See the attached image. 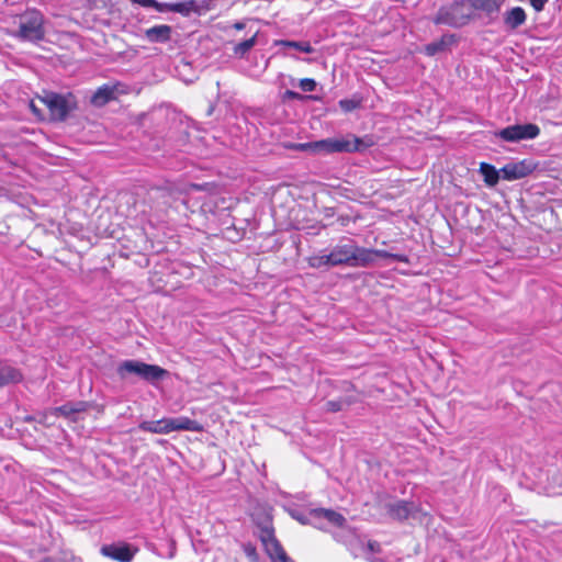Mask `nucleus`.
<instances>
[{
    "mask_svg": "<svg viewBox=\"0 0 562 562\" xmlns=\"http://www.w3.org/2000/svg\"><path fill=\"white\" fill-rule=\"evenodd\" d=\"M345 402L342 401H328L326 403V409L331 413L339 412L344 408Z\"/></svg>",
    "mask_w": 562,
    "mask_h": 562,
    "instance_id": "nucleus-35",
    "label": "nucleus"
},
{
    "mask_svg": "<svg viewBox=\"0 0 562 562\" xmlns=\"http://www.w3.org/2000/svg\"><path fill=\"white\" fill-rule=\"evenodd\" d=\"M547 2L548 0H530V4L537 12L542 11Z\"/></svg>",
    "mask_w": 562,
    "mask_h": 562,
    "instance_id": "nucleus-37",
    "label": "nucleus"
},
{
    "mask_svg": "<svg viewBox=\"0 0 562 562\" xmlns=\"http://www.w3.org/2000/svg\"><path fill=\"white\" fill-rule=\"evenodd\" d=\"M367 549L372 553H379L381 551V546L379 542L370 540L367 543Z\"/></svg>",
    "mask_w": 562,
    "mask_h": 562,
    "instance_id": "nucleus-36",
    "label": "nucleus"
},
{
    "mask_svg": "<svg viewBox=\"0 0 562 562\" xmlns=\"http://www.w3.org/2000/svg\"><path fill=\"white\" fill-rule=\"evenodd\" d=\"M472 8L483 11L487 14H493L499 11L505 0H469Z\"/></svg>",
    "mask_w": 562,
    "mask_h": 562,
    "instance_id": "nucleus-21",
    "label": "nucleus"
},
{
    "mask_svg": "<svg viewBox=\"0 0 562 562\" xmlns=\"http://www.w3.org/2000/svg\"><path fill=\"white\" fill-rule=\"evenodd\" d=\"M20 379L21 374L18 370L10 367H0V387L10 382H18Z\"/></svg>",
    "mask_w": 562,
    "mask_h": 562,
    "instance_id": "nucleus-26",
    "label": "nucleus"
},
{
    "mask_svg": "<svg viewBox=\"0 0 562 562\" xmlns=\"http://www.w3.org/2000/svg\"><path fill=\"white\" fill-rule=\"evenodd\" d=\"M480 172L484 178V182L488 187H494L498 183L499 178L502 176L501 170H497L493 165L487 162H481Z\"/></svg>",
    "mask_w": 562,
    "mask_h": 562,
    "instance_id": "nucleus-20",
    "label": "nucleus"
},
{
    "mask_svg": "<svg viewBox=\"0 0 562 562\" xmlns=\"http://www.w3.org/2000/svg\"><path fill=\"white\" fill-rule=\"evenodd\" d=\"M503 20L508 29L516 30L525 24L527 15L521 7H515L504 13Z\"/></svg>",
    "mask_w": 562,
    "mask_h": 562,
    "instance_id": "nucleus-16",
    "label": "nucleus"
},
{
    "mask_svg": "<svg viewBox=\"0 0 562 562\" xmlns=\"http://www.w3.org/2000/svg\"><path fill=\"white\" fill-rule=\"evenodd\" d=\"M374 263L372 249L359 247L355 243V250L351 259V267H369Z\"/></svg>",
    "mask_w": 562,
    "mask_h": 562,
    "instance_id": "nucleus-17",
    "label": "nucleus"
},
{
    "mask_svg": "<svg viewBox=\"0 0 562 562\" xmlns=\"http://www.w3.org/2000/svg\"><path fill=\"white\" fill-rule=\"evenodd\" d=\"M316 81L312 78H303L299 81V87L304 92H313L316 89Z\"/></svg>",
    "mask_w": 562,
    "mask_h": 562,
    "instance_id": "nucleus-33",
    "label": "nucleus"
},
{
    "mask_svg": "<svg viewBox=\"0 0 562 562\" xmlns=\"http://www.w3.org/2000/svg\"><path fill=\"white\" fill-rule=\"evenodd\" d=\"M355 250V240L350 238L341 239L337 245H335L329 254V260H331V266H348L351 267V259Z\"/></svg>",
    "mask_w": 562,
    "mask_h": 562,
    "instance_id": "nucleus-9",
    "label": "nucleus"
},
{
    "mask_svg": "<svg viewBox=\"0 0 562 562\" xmlns=\"http://www.w3.org/2000/svg\"><path fill=\"white\" fill-rule=\"evenodd\" d=\"M276 46H280L283 48H294L305 54L314 53V48L312 47L311 43L305 41L296 42L289 40H280L276 42Z\"/></svg>",
    "mask_w": 562,
    "mask_h": 562,
    "instance_id": "nucleus-24",
    "label": "nucleus"
},
{
    "mask_svg": "<svg viewBox=\"0 0 562 562\" xmlns=\"http://www.w3.org/2000/svg\"><path fill=\"white\" fill-rule=\"evenodd\" d=\"M361 102H362V99L359 98V97H352L350 99H341L338 104L340 106V109L348 113V112H351L358 108H360L361 105Z\"/></svg>",
    "mask_w": 562,
    "mask_h": 562,
    "instance_id": "nucleus-28",
    "label": "nucleus"
},
{
    "mask_svg": "<svg viewBox=\"0 0 562 562\" xmlns=\"http://www.w3.org/2000/svg\"><path fill=\"white\" fill-rule=\"evenodd\" d=\"M369 146H371V143L351 135L348 138H326L314 142V153H355L361 151Z\"/></svg>",
    "mask_w": 562,
    "mask_h": 562,
    "instance_id": "nucleus-5",
    "label": "nucleus"
},
{
    "mask_svg": "<svg viewBox=\"0 0 562 562\" xmlns=\"http://www.w3.org/2000/svg\"><path fill=\"white\" fill-rule=\"evenodd\" d=\"M387 515L398 521H404L409 518H417L420 513V507L417 503L412 501H395L385 505Z\"/></svg>",
    "mask_w": 562,
    "mask_h": 562,
    "instance_id": "nucleus-8",
    "label": "nucleus"
},
{
    "mask_svg": "<svg viewBox=\"0 0 562 562\" xmlns=\"http://www.w3.org/2000/svg\"><path fill=\"white\" fill-rule=\"evenodd\" d=\"M372 251H373L374 260L376 258H385V259H391V260L397 261V262H404V263L408 262L407 256L403 255V254H392V252H389V251L382 250V249H372Z\"/></svg>",
    "mask_w": 562,
    "mask_h": 562,
    "instance_id": "nucleus-27",
    "label": "nucleus"
},
{
    "mask_svg": "<svg viewBox=\"0 0 562 562\" xmlns=\"http://www.w3.org/2000/svg\"><path fill=\"white\" fill-rule=\"evenodd\" d=\"M536 164L530 159L508 162L502 169V178L507 181L522 179L536 170Z\"/></svg>",
    "mask_w": 562,
    "mask_h": 562,
    "instance_id": "nucleus-10",
    "label": "nucleus"
},
{
    "mask_svg": "<svg viewBox=\"0 0 562 562\" xmlns=\"http://www.w3.org/2000/svg\"><path fill=\"white\" fill-rule=\"evenodd\" d=\"M195 2L193 0L176 2V3H162V8L165 11H171L181 13L183 15H189L192 11L195 10Z\"/></svg>",
    "mask_w": 562,
    "mask_h": 562,
    "instance_id": "nucleus-23",
    "label": "nucleus"
},
{
    "mask_svg": "<svg viewBox=\"0 0 562 562\" xmlns=\"http://www.w3.org/2000/svg\"><path fill=\"white\" fill-rule=\"evenodd\" d=\"M170 420V428L172 431H180V430H187V431H201L203 427L201 424L194 419H191L186 416H180L176 418H169Z\"/></svg>",
    "mask_w": 562,
    "mask_h": 562,
    "instance_id": "nucleus-18",
    "label": "nucleus"
},
{
    "mask_svg": "<svg viewBox=\"0 0 562 562\" xmlns=\"http://www.w3.org/2000/svg\"><path fill=\"white\" fill-rule=\"evenodd\" d=\"M171 26L159 24L145 30V36L150 43H166L171 38Z\"/></svg>",
    "mask_w": 562,
    "mask_h": 562,
    "instance_id": "nucleus-15",
    "label": "nucleus"
},
{
    "mask_svg": "<svg viewBox=\"0 0 562 562\" xmlns=\"http://www.w3.org/2000/svg\"><path fill=\"white\" fill-rule=\"evenodd\" d=\"M31 108H32V110H33L34 112H36V108L34 106V104H33V103H31Z\"/></svg>",
    "mask_w": 562,
    "mask_h": 562,
    "instance_id": "nucleus-39",
    "label": "nucleus"
},
{
    "mask_svg": "<svg viewBox=\"0 0 562 562\" xmlns=\"http://www.w3.org/2000/svg\"><path fill=\"white\" fill-rule=\"evenodd\" d=\"M43 101L49 110L52 120L64 121L67 117L70 106L65 97L58 93H49Z\"/></svg>",
    "mask_w": 562,
    "mask_h": 562,
    "instance_id": "nucleus-12",
    "label": "nucleus"
},
{
    "mask_svg": "<svg viewBox=\"0 0 562 562\" xmlns=\"http://www.w3.org/2000/svg\"><path fill=\"white\" fill-rule=\"evenodd\" d=\"M540 128L537 124H514L495 132V137L508 143L535 139L539 136Z\"/></svg>",
    "mask_w": 562,
    "mask_h": 562,
    "instance_id": "nucleus-7",
    "label": "nucleus"
},
{
    "mask_svg": "<svg viewBox=\"0 0 562 562\" xmlns=\"http://www.w3.org/2000/svg\"><path fill=\"white\" fill-rule=\"evenodd\" d=\"M114 87L103 85L94 92L91 101L94 105H103L108 103L110 100L114 99Z\"/></svg>",
    "mask_w": 562,
    "mask_h": 562,
    "instance_id": "nucleus-22",
    "label": "nucleus"
},
{
    "mask_svg": "<svg viewBox=\"0 0 562 562\" xmlns=\"http://www.w3.org/2000/svg\"><path fill=\"white\" fill-rule=\"evenodd\" d=\"M233 26H234V29H236V30H244V29H245V23H243V22H236Z\"/></svg>",
    "mask_w": 562,
    "mask_h": 562,
    "instance_id": "nucleus-38",
    "label": "nucleus"
},
{
    "mask_svg": "<svg viewBox=\"0 0 562 562\" xmlns=\"http://www.w3.org/2000/svg\"><path fill=\"white\" fill-rule=\"evenodd\" d=\"M134 3H137L144 8H154L159 12H165L162 8V3L157 2L156 0H131Z\"/></svg>",
    "mask_w": 562,
    "mask_h": 562,
    "instance_id": "nucleus-32",
    "label": "nucleus"
},
{
    "mask_svg": "<svg viewBox=\"0 0 562 562\" xmlns=\"http://www.w3.org/2000/svg\"><path fill=\"white\" fill-rule=\"evenodd\" d=\"M169 418H161L159 420H144L138 424V428L143 431L151 434H169L171 432Z\"/></svg>",
    "mask_w": 562,
    "mask_h": 562,
    "instance_id": "nucleus-19",
    "label": "nucleus"
},
{
    "mask_svg": "<svg viewBox=\"0 0 562 562\" xmlns=\"http://www.w3.org/2000/svg\"><path fill=\"white\" fill-rule=\"evenodd\" d=\"M457 43L454 34H445L439 40L427 44L424 52L427 56H435L449 49L450 46Z\"/></svg>",
    "mask_w": 562,
    "mask_h": 562,
    "instance_id": "nucleus-14",
    "label": "nucleus"
},
{
    "mask_svg": "<svg viewBox=\"0 0 562 562\" xmlns=\"http://www.w3.org/2000/svg\"><path fill=\"white\" fill-rule=\"evenodd\" d=\"M119 375L124 379L127 374H135L144 381L156 385L157 382L166 379L169 371L157 366L149 364L138 360H125L117 367Z\"/></svg>",
    "mask_w": 562,
    "mask_h": 562,
    "instance_id": "nucleus-3",
    "label": "nucleus"
},
{
    "mask_svg": "<svg viewBox=\"0 0 562 562\" xmlns=\"http://www.w3.org/2000/svg\"><path fill=\"white\" fill-rule=\"evenodd\" d=\"M310 266L312 268L321 269L323 267H333L329 260V254H322L310 258Z\"/></svg>",
    "mask_w": 562,
    "mask_h": 562,
    "instance_id": "nucleus-29",
    "label": "nucleus"
},
{
    "mask_svg": "<svg viewBox=\"0 0 562 562\" xmlns=\"http://www.w3.org/2000/svg\"><path fill=\"white\" fill-rule=\"evenodd\" d=\"M89 407L90 404L85 401L67 402L61 406L54 407L50 413L55 416H64L76 422V415L88 411Z\"/></svg>",
    "mask_w": 562,
    "mask_h": 562,
    "instance_id": "nucleus-13",
    "label": "nucleus"
},
{
    "mask_svg": "<svg viewBox=\"0 0 562 562\" xmlns=\"http://www.w3.org/2000/svg\"><path fill=\"white\" fill-rule=\"evenodd\" d=\"M281 101L285 103L289 100H299V101H305V100H314V95H307V94H301L293 90H286L281 94Z\"/></svg>",
    "mask_w": 562,
    "mask_h": 562,
    "instance_id": "nucleus-30",
    "label": "nucleus"
},
{
    "mask_svg": "<svg viewBox=\"0 0 562 562\" xmlns=\"http://www.w3.org/2000/svg\"><path fill=\"white\" fill-rule=\"evenodd\" d=\"M290 514L302 525H312L318 529H324L326 527L324 521H327L329 525L335 527H341L346 522V518L341 514L326 508H314L307 514H303L299 510H291Z\"/></svg>",
    "mask_w": 562,
    "mask_h": 562,
    "instance_id": "nucleus-4",
    "label": "nucleus"
},
{
    "mask_svg": "<svg viewBox=\"0 0 562 562\" xmlns=\"http://www.w3.org/2000/svg\"><path fill=\"white\" fill-rule=\"evenodd\" d=\"M258 538L262 542L267 554L272 562H294L288 557L286 552L274 536V529L270 521L259 526Z\"/></svg>",
    "mask_w": 562,
    "mask_h": 562,
    "instance_id": "nucleus-6",
    "label": "nucleus"
},
{
    "mask_svg": "<svg viewBox=\"0 0 562 562\" xmlns=\"http://www.w3.org/2000/svg\"><path fill=\"white\" fill-rule=\"evenodd\" d=\"M473 8L464 0H456L439 8L432 22L437 25H448L459 29L467 25L473 19Z\"/></svg>",
    "mask_w": 562,
    "mask_h": 562,
    "instance_id": "nucleus-2",
    "label": "nucleus"
},
{
    "mask_svg": "<svg viewBox=\"0 0 562 562\" xmlns=\"http://www.w3.org/2000/svg\"><path fill=\"white\" fill-rule=\"evenodd\" d=\"M257 43V33L251 37L234 45L233 52L238 57H244Z\"/></svg>",
    "mask_w": 562,
    "mask_h": 562,
    "instance_id": "nucleus-25",
    "label": "nucleus"
},
{
    "mask_svg": "<svg viewBox=\"0 0 562 562\" xmlns=\"http://www.w3.org/2000/svg\"><path fill=\"white\" fill-rule=\"evenodd\" d=\"M244 552L252 562H256L258 560L256 547L252 546L251 543L244 544Z\"/></svg>",
    "mask_w": 562,
    "mask_h": 562,
    "instance_id": "nucleus-34",
    "label": "nucleus"
},
{
    "mask_svg": "<svg viewBox=\"0 0 562 562\" xmlns=\"http://www.w3.org/2000/svg\"><path fill=\"white\" fill-rule=\"evenodd\" d=\"M137 551V548L126 542L104 544L101 548V553L104 557L119 562H131L134 559Z\"/></svg>",
    "mask_w": 562,
    "mask_h": 562,
    "instance_id": "nucleus-11",
    "label": "nucleus"
},
{
    "mask_svg": "<svg viewBox=\"0 0 562 562\" xmlns=\"http://www.w3.org/2000/svg\"><path fill=\"white\" fill-rule=\"evenodd\" d=\"M283 147L285 149H290V150H296V151H314V142H311V143H291V142H288V143H284L283 144Z\"/></svg>",
    "mask_w": 562,
    "mask_h": 562,
    "instance_id": "nucleus-31",
    "label": "nucleus"
},
{
    "mask_svg": "<svg viewBox=\"0 0 562 562\" xmlns=\"http://www.w3.org/2000/svg\"><path fill=\"white\" fill-rule=\"evenodd\" d=\"M14 24L18 30L13 36L21 41L37 43L45 37L44 15L36 9H29L16 15Z\"/></svg>",
    "mask_w": 562,
    "mask_h": 562,
    "instance_id": "nucleus-1",
    "label": "nucleus"
}]
</instances>
